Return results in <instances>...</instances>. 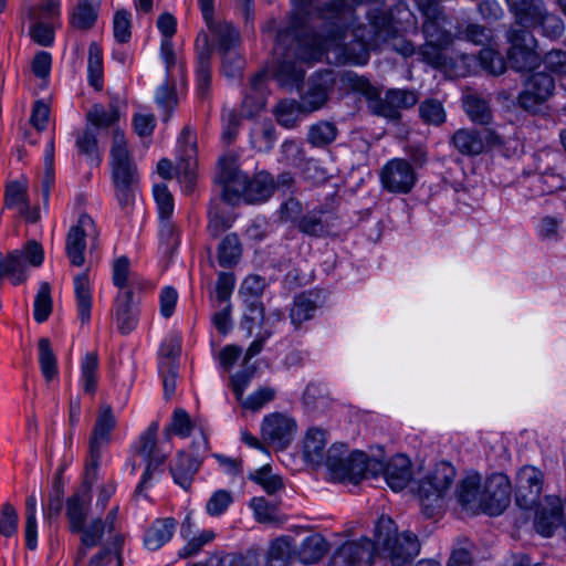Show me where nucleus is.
I'll use <instances>...</instances> for the list:
<instances>
[{"label": "nucleus", "mask_w": 566, "mask_h": 566, "mask_svg": "<svg viewBox=\"0 0 566 566\" xmlns=\"http://www.w3.org/2000/svg\"><path fill=\"white\" fill-rule=\"evenodd\" d=\"M109 165L115 197L120 208L128 211L135 200L138 171L128 150L125 134L118 127H114L112 132Z\"/></svg>", "instance_id": "f03ea898"}, {"label": "nucleus", "mask_w": 566, "mask_h": 566, "mask_svg": "<svg viewBox=\"0 0 566 566\" xmlns=\"http://www.w3.org/2000/svg\"><path fill=\"white\" fill-rule=\"evenodd\" d=\"M198 50V60L196 67V87L197 95L201 101L209 97L211 87V48L209 45V35L200 33L196 39Z\"/></svg>", "instance_id": "b1692460"}, {"label": "nucleus", "mask_w": 566, "mask_h": 566, "mask_svg": "<svg viewBox=\"0 0 566 566\" xmlns=\"http://www.w3.org/2000/svg\"><path fill=\"white\" fill-rule=\"evenodd\" d=\"M218 181L222 185V201L234 206L241 200L247 203H260L268 200L275 188L273 177L265 171L249 178L238 167L234 157H222L219 160Z\"/></svg>", "instance_id": "f257e3e1"}, {"label": "nucleus", "mask_w": 566, "mask_h": 566, "mask_svg": "<svg viewBox=\"0 0 566 566\" xmlns=\"http://www.w3.org/2000/svg\"><path fill=\"white\" fill-rule=\"evenodd\" d=\"M99 380L98 355L96 352L86 353L81 361L80 385L84 394L94 396Z\"/></svg>", "instance_id": "58836bf2"}, {"label": "nucleus", "mask_w": 566, "mask_h": 566, "mask_svg": "<svg viewBox=\"0 0 566 566\" xmlns=\"http://www.w3.org/2000/svg\"><path fill=\"white\" fill-rule=\"evenodd\" d=\"M536 27H541L543 29V33L551 39H556L564 32V23L562 19L548 13L545 7L542 8L541 14L534 18L528 28Z\"/></svg>", "instance_id": "6e6d98bb"}, {"label": "nucleus", "mask_w": 566, "mask_h": 566, "mask_svg": "<svg viewBox=\"0 0 566 566\" xmlns=\"http://www.w3.org/2000/svg\"><path fill=\"white\" fill-rule=\"evenodd\" d=\"M113 35L118 44L129 42L132 38V14L127 10H117L114 13Z\"/></svg>", "instance_id": "0e129e2a"}, {"label": "nucleus", "mask_w": 566, "mask_h": 566, "mask_svg": "<svg viewBox=\"0 0 566 566\" xmlns=\"http://www.w3.org/2000/svg\"><path fill=\"white\" fill-rule=\"evenodd\" d=\"M276 142L275 128L271 123L259 124L250 132V145L258 151L271 150Z\"/></svg>", "instance_id": "49530a36"}, {"label": "nucleus", "mask_w": 566, "mask_h": 566, "mask_svg": "<svg viewBox=\"0 0 566 566\" xmlns=\"http://www.w3.org/2000/svg\"><path fill=\"white\" fill-rule=\"evenodd\" d=\"M512 485L507 475L493 473L483 486L480 509L490 516L500 515L510 504Z\"/></svg>", "instance_id": "ddd939ff"}, {"label": "nucleus", "mask_w": 566, "mask_h": 566, "mask_svg": "<svg viewBox=\"0 0 566 566\" xmlns=\"http://www.w3.org/2000/svg\"><path fill=\"white\" fill-rule=\"evenodd\" d=\"M481 476L478 474L464 478L458 489V500L463 507H472L478 504L480 507Z\"/></svg>", "instance_id": "a18cd8bd"}, {"label": "nucleus", "mask_w": 566, "mask_h": 566, "mask_svg": "<svg viewBox=\"0 0 566 566\" xmlns=\"http://www.w3.org/2000/svg\"><path fill=\"white\" fill-rule=\"evenodd\" d=\"M113 321L122 335H129L138 325L139 310L130 290L118 292L112 306Z\"/></svg>", "instance_id": "412c9836"}, {"label": "nucleus", "mask_w": 566, "mask_h": 566, "mask_svg": "<svg viewBox=\"0 0 566 566\" xmlns=\"http://www.w3.org/2000/svg\"><path fill=\"white\" fill-rule=\"evenodd\" d=\"M334 85L335 77L331 71L315 73L308 82L306 92L301 96L302 107L307 112L323 107Z\"/></svg>", "instance_id": "5701e85b"}, {"label": "nucleus", "mask_w": 566, "mask_h": 566, "mask_svg": "<svg viewBox=\"0 0 566 566\" xmlns=\"http://www.w3.org/2000/svg\"><path fill=\"white\" fill-rule=\"evenodd\" d=\"M114 520V514L109 513L104 522L101 520H95L87 528H85L81 537V545L74 559L75 565H78L84 560L87 555V551L99 543L105 532H107L112 537L115 549L122 545V536L119 534H113Z\"/></svg>", "instance_id": "aec40b11"}, {"label": "nucleus", "mask_w": 566, "mask_h": 566, "mask_svg": "<svg viewBox=\"0 0 566 566\" xmlns=\"http://www.w3.org/2000/svg\"><path fill=\"white\" fill-rule=\"evenodd\" d=\"M375 538L377 552L388 557L392 566H407L420 552L418 537L411 532L398 534L390 517L378 520Z\"/></svg>", "instance_id": "7ed1b4c3"}, {"label": "nucleus", "mask_w": 566, "mask_h": 566, "mask_svg": "<svg viewBox=\"0 0 566 566\" xmlns=\"http://www.w3.org/2000/svg\"><path fill=\"white\" fill-rule=\"evenodd\" d=\"M510 49L507 52L512 69L526 72L539 64V55L536 52V39L526 29L512 28L507 32Z\"/></svg>", "instance_id": "6e6552de"}, {"label": "nucleus", "mask_w": 566, "mask_h": 566, "mask_svg": "<svg viewBox=\"0 0 566 566\" xmlns=\"http://www.w3.org/2000/svg\"><path fill=\"white\" fill-rule=\"evenodd\" d=\"M376 553V541L364 537L346 542L333 554L329 566H371Z\"/></svg>", "instance_id": "a211bd4d"}, {"label": "nucleus", "mask_w": 566, "mask_h": 566, "mask_svg": "<svg viewBox=\"0 0 566 566\" xmlns=\"http://www.w3.org/2000/svg\"><path fill=\"white\" fill-rule=\"evenodd\" d=\"M516 24L528 28L535 17L541 14L544 3L541 0H506Z\"/></svg>", "instance_id": "a19ab883"}, {"label": "nucleus", "mask_w": 566, "mask_h": 566, "mask_svg": "<svg viewBox=\"0 0 566 566\" xmlns=\"http://www.w3.org/2000/svg\"><path fill=\"white\" fill-rule=\"evenodd\" d=\"M178 522L174 517H159L151 522L144 534V546L148 551H157L174 536Z\"/></svg>", "instance_id": "cd10ccee"}, {"label": "nucleus", "mask_w": 566, "mask_h": 566, "mask_svg": "<svg viewBox=\"0 0 566 566\" xmlns=\"http://www.w3.org/2000/svg\"><path fill=\"white\" fill-rule=\"evenodd\" d=\"M454 148L464 156H478L488 148L504 144L503 137L495 130L485 129L480 133L474 129H458L451 137Z\"/></svg>", "instance_id": "2eb2a0df"}, {"label": "nucleus", "mask_w": 566, "mask_h": 566, "mask_svg": "<svg viewBox=\"0 0 566 566\" xmlns=\"http://www.w3.org/2000/svg\"><path fill=\"white\" fill-rule=\"evenodd\" d=\"M52 312L51 287L42 283L34 298L33 316L38 323L45 322Z\"/></svg>", "instance_id": "e2e57ef3"}, {"label": "nucleus", "mask_w": 566, "mask_h": 566, "mask_svg": "<svg viewBox=\"0 0 566 566\" xmlns=\"http://www.w3.org/2000/svg\"><path fill=\"white\" fill-rule=\"evenodd\" d=\"M260 298L261 297L250 296L242 297L247 312L241 322V328L248 332V336L252 335L254 322L262 321L264 318V307Z\"/></svg>", "instance_id": "052dcab7"}, {"label": "nucleus", "mask_w": 566, "mask_h": 566, "mask_svg": "<svg viewBox=\"0 0 566 566\" xmlns=\"http://www.w3.org/2000/svg\"><path fill=\"white\" fill-rule=\"evenodd\" d=\"M43 260V249L34 240L27 242L21 250H13L7 255L0 252V289L4 279H9L13 285L21 284L27 279L28 265L40 266Z\"/></svg>", "instance_id": "423d86ee"}, {"label": "nucleus", "mask_w": 566, "mask_h": 566, "mask_svg": "<svg viewBox=\"0 0 566 566\" xmlns=\"http://www.w3.org/2000/svg\"><path fill=\"white\" fill-rule=\"evenodd\" d=\"M555 81L544 72L532 74L524 83L518 94V105L527 112H536L554 94Z\"/></svg>", "instance_id": "dca6fc26"}, {"label": "nucleus", "mask_w": 566, "mask_h": 566, "mask_svg": "<svg viewBox=\"0 0 566 566\" xmlns=\"http://www.w3.org/2000/svg\"><path fill=\"white\" fill-rule=\"evenodd\" d=\"M418 94L412 90L391 88L384 96L380 92L370 103V112L390 120H399L400 112L413 107L418 103Z\"/></svg>", "instance_id": "4468645a"}, {"label": "nucleus", "mask_w": 566, "mask_h": 566, "mask_svg": "<svg viewBox=\"0 0 566 566\" xmlns=\"http://www.w3.org/2000/svg\"><path fill=\"white\" fill-rule=\"evenodd\" d=\"M207 29L212 36V41L217 45L218 52H228V55L230 54V56L235 60V67L231 72H237L240 64L239 53L235 51V48L240 42L239 31L232 23L224 20H214L207 24Z\"/></svg>", "instance_id": "393cba45"}, {"label": "nucleus", "mask_w": 566, "mask_h": 566, "mask_svg": "<svg viewBox=\"0 0 566 566\" xmlns=\"http://www.w3.org/2000/svg\"><path fill=\"white\" fill-rule=\"evenodd\" d=\"M216 533L212 530H203L198 535H191L187 543L180 548L178 555L182 558H189L197 555L205 545L212 542Z\"/></svg>", "instance_id": "338daca9"}, {"label": "nucleus", "mask_w": 566, "mask_h": 566, "mask_svg": "<svg viewBox=\"0 0 566 566\" xmlns=\"http://www.w3.org/2000/svg\"><path fill=\"white\" fill-rule=\"evenodd\" d=\"M296 431V420L283 412H273L265 416L261 424L264 440L280 449H285L291 444Z\"/></svg>", "instance_id": "f3484780"}, {"label": "nucleus", "mask_w": 566, "mask_h": 566, "mask_svg": "<svg viewBox=\"0 0 566 566\" xmlns=\"http://www.w3.org/2000/svg\"><path fill=\"white\" fill-rule=\"evenodd\" d=\"M292 546L285 537L273 541L269 547L265 566H291Z\"/></svg>", "instance_id": "de8ad7c7"}, {"label": "nucleus", "mask_w": 566, "mask_h": 566, "mask_svg": "<svg viewBox=\"0 0 566 566\" xmlns=\"http://www.w3.org/2000/svg\"><path fill=\"white\" fill-rule=\"evenodd\" d=\"M367 15L375 35L382 40L397 36L415 23L412 12L401 0L389 11L375 10L367 12Z\"/></svg>", "instance_id": "0eeeda50"}, {"label": "nucleus", "mask_w": 566, "mask_h": 566, "mask_svg": "<svg viewBox=\"0 0 566 566\" xmlns=\"http://www.w3.org/2000/svg\"><path fill=\"white\" fill-rule=\"evenodd\" d=\"M242 254V247L235 233L227 234L218 245L217 258L220 266L237 264Z\"/></svg>", "instance_id": "37998d69"}, {"label": "nucleus", "mask_w": 566, "mask_h": 566, "mask_svg": "<svg viewBox=\"0 0 566 566\" xmlns=\"http://www.w3.org/2000/svg\"><path fill=\"white\" fill-rule=\"evenodd\" d=\"M112 272L113 284L120 290L119 292L127 290L134 292L135 289L140 290L148 284L138 274L130 272V262L127 256L116 259Z\"/></svg>", "instance_id": "7c9ffc66"}, {"label": "nucleus", "mask_w": 566, "mask_h": 566, "mask_svg": "<svg viewBox=\"0 0 566 566\" xmlns=\"http://www.w3.org/2000/svg\"><path fill=\"white\" fill-rule=\"evenodd\" d=\"M420 11L424 17L422 31L426 41L434 42L440 45H451L452 34L443 28L446 15L439 7L438 0H416Z\"/></svg>", "instance_id": "6ab92c4d"}, {"label": "nucleus", "mask_w": 566, "mask_h": 566, "mask_svg": "<svg viewBox=\"0 0 566 566\" xmlns=\"http://www.w3.org/2000/svg\"><path fill=\"white\" fill-rule=\"evenodd\" d=\"M73 285L77 317L82 325H87L91 321L93 307V295L87 274L76 275Z\"/></svg>", "instance_id": "473e14b6"}, {"label": "nucleus", "mask_w": 566, "mask_h": 566, "mask_svg": "<svg viewBox=\"0 0 566 566\" xmlns=\"http://www.w3.org/2000/svg\"><path fill=\"white\" fill-rule=\"evenodd\" d=\"M234 218L221 200H212L208 210L207 231L212 238H218L231 228Z\"/></svg>", "instance_id": "e433bc0d"}, {"label": "nucleus", "mask_w": 566, "mask_h": 566, "mask_svg": "<svg viewBox=\"0 0 566 566\" xmlns=\"http://www.w3.org/2000/svg\"><path fill=\"white\" fill-rule=\"evenodd\" d=\"M331 228L332 224L323 209H313L297 220V229L313 238L327 237L331 233Z\"/></svg>", "instance_id": "f704fd0d"}, {"label": "nucleus", "mask_w": 566, "mask_h": 566, "mask_svg": "<svg viewBox=\"0 0 566 566\" xmlns=\"http://www.w3.org/2000/svg\"><path fill=\"white\" fill-rule=\"evenodd\" d=\"M384 190L394 195L409 193L417 182V172L413 166L403 158L388 160L379 172Z\"/></svg>", "instance_id": "1a4fd4ad"}, {"label": "nucleus", "mask_w": 566, "mask_h": 566, "mask_svg": "<svg viewBox=\"0 0 566 566\" xmlns=\"http://www.w3.org/2000/svg\"><path fill=\"white\" fill-rule=\"evenodd\" d=\"M101 0H78L71 14V24L78 30L91 29L98 15Z\"/></svg>", "instance_id": "ea45409f"}, {"label": "nucleus", "mask_w": 566, "mask_h": 566, "mask_svg": "<svg viewBox=\"0 0 566 566\" xmlns=\"http://www.w3.org/2000/svg\"><path fill=\"white\" fill-rule=\"evenodd\" d=\"M155 101L159 108L163 109V120L168 122L172 115L174 108L178 104L177 94L174 86L167 82L163 83L156 91Z\"/></svg>", "instance_id": "680f3d73"}, {"label": "nucleus", "mask_w": 566, "mask_h": 566, "mask_svg": "<svg viewBox=\"0 0 566 566\" xmlns=\"http://www.w3.org/2000/svg\"><path fill=\"white\" fill-rule=\"evenodd\" d=\"M337 136V128L333 123L319 122L310 127L307 142L313 147H325L333 143Z\"/></svg>", "instance_id": "603ef678"}, {"label": "nucleus", "mask_w": 566, "mask_h": 566, "mask_svg": "<svg viewBox=\"0 0 566 566\" xmlns=\"http://www.w3.org/2000/svg\"><path fill=\"white\" fill-rule=\"evenodd\" d=\"M158 428V422H151L133 444L134 452L147 462L142 479L136 486V494H143L145 490L149 489L153 481L157 480L164 471L163 467L168 453L161 451L157 446Z\"/></svg>", "instance_id": "39448f33"}, {"label": "nucleus", "mask_w": 566, "mask_h": 566, "mask_svg": "<svg viewBox=\"0 0 566 566\" xmlns=\"http://www.w3.org/2000/svg\"><path fill=\"white\" fill-rule=\"evenodd\" d=\"M323 303V297L317 291L303 292L296 295L290 311V318L294 327L300 328L303 323L313 319Z\"/></svg>", "instance_id": "bb28decb"}, {"label": "nucleus", "mask_w": 566, "mask_h": 566, "mask_svg": "<svg viewBox=\"0 0 566 566\" xmlns=\"http://www.w3.org/2000/svg\"><path fill=\"white\" fill-rule=\"evenodd\" d=\"M463 106L472 122L480 125H489L492 122V112L485 99L470 95L464 98Z\"/></svg>", "instance_id": "09e8293b"}, {"label": "nucleus", "mask_w": 566, "mask_h": 566, "mask_svg": "<svg viewBox=\"0 0 566 566\" xmlns=\"http://www.w3.org/2000/svg\"><path fill=\"white\" fill-rule=\"evenodd\" d=\"M562 524V502L558 497L546 496L545 503L536 509L534 525L538 534L551 537Z\"/></svg>", "instance_id": "a878e982"}, {"label": "nucleus", "mask_w": 566, "mask_h": 566, "mask_svg": "<svg viewBox=\"0 0 566 566\" xmlns=\"http://www.w3.org/2000/svg\"><path fill=\"white\" fill-rule=\"evenodd\" d=\"M543 490V473L534 467H524L517 474L516 503L528 510L539 499Z\"/></svg>", "instance_id": "4be33fe9"}, {"label": "nucleus", "mask_w": 566, "mask_h": 566, "mask_svg": "<svg viewBox=\"0 0 566 566\" xmlns=\"http://www.w3.org/2000/svg\"><path fill=\"white\" fill-rule=\"evenodd\" d=\"M76 148L80 154L86 156L92 161L98 164L101 158L98 155V145L96 134L86 128L76 136Z\"/></svg>", "instance_id": "69168bd1"}, {"label": "nucleus", "mask_w": 566, "mask_h": 566, "mask_svg": "<svg viewBox=\"0 0 566 566\" xmlns=\"http://www.w3.org/2000/svg\"><path fill=\"white\" fill-rule=\"evenodd\" d=\"M277 123L285 128H293L298 122V105L294 101H282L275 108Z\"/></svg>", "instance_id": "774afa93"}, {"label": "nucleus", "mask_w": 566, "mask_h": 566, "mask_svg": "<svg viewBox=\"0 0 566 566\" xmlns=\"http://www.w3.org/2000/svg\"><path fill=\"white\" fill-rule=\"evenodd\" d=\"M328 552V543L321 534L306 536L298 549L297 558L302 564L312 565L319 562Z\"/></svg>", "instance_id": "c9c22d12"}, {"label": "nucleus", "mask_w": 566, "mask_h": 566, "mask_svg": "<svg viewBox=\"0 0 566 566\" xmlns=\"http://www.w3.org/2000/svg\"><path fill=\"white\" fill-rule=\"evenodd\" d=\"M412 476L410 461L407 457H394L385 469V478L389 488L396 492L403 490Z\"/></svg>", "instance_id": "2f4dec72"}, {"label": "nucleus", "mask_w": 566, "mask_h": 566, "mask_svg": "<svg viewBox=\"0 0 566 566\" xmlns=\"http://www.w3.org/2000/svg\"><path fill=\"white\" fill-rule=\"evenodd\" d=\"M97 237L98 230L94 220L86 213L81 214L65 238V253L72 265H84L87 240H96Z\"/></svg>", "instance_id": "f8f14e48"}, {"label": "nucleus", "mask_w": 566, "mask_h": 566, "mask_svg": "<svg viewBox=\"0 0 566 566\" xmlns=\"http://www.w3.org/2000/svg\"><path fill=\"white\" fill-rule=\"evenodd\" d=\"M4 201L7 208L15 209L20 214H25L30 207L27 187L18 181L9 184L6 188Z\"/></svg>", "instance_id": "3c124183"}, {"label": "nucleus", "mask_w": 566, "mask_h": 566, "mask_svg": "<svg viewBox=\"0 0 566 566\" xmlns=\"http://www.w3.org/2000/svg\"><path fill=\"white\" fill-rule=\"evenodd\" d=\"M250 479L262 486L269 495H273L284 488L282 478L279 474L273 473L270 464H265L255 470L254 473L250 475Z\"/></svg>", "instance_id": "8fccbe9b"}, {"label": "nucleus", "mask_w": 566, "mask_h": 566, "mask_svg": "<svg viewBox=\"0 0 566 566\" xmlns=\"http://www.w3.org/2000/svg\"><path fill=\"white\" fill-rule=\"evenodd\" d=\"M268 86L266 74L258 73L250 82L249 92L242 102V109L247 117H253L264 109L266 104Z\"/></svg>", "instance_id": "c85d7f7f"}, {"label": "nucleus", "mask_w": 566, "mask_h": 566, "mask_svg": "<svg viewBox=\"0 0 566 566\" xmlns=\"http://www.w3.org/2000/svg\"><path fill=\"white\" fill-rule=\"evenodd\" d=\"M116 426V419L109 406L101 408L96 418L88 443V455L85 461L87 475H94L99 465L102 449L108 444L111 432Z\"/></svg>", "instance_id": "9d476101"}, {"label": "nucleus", "mask_w": 566, "mask_h": 566, "mask_svg": "<svg viewBox=\"0 0 566 566\" xmlns=\"http://www.w3.org/2000/svg\"><path fill=\"white\" fill-rule=\"evenodd\" d=\"M419 115L424 124L434 126L443 124L447 117L442 103L434 98H427L420 104Z\"/></svg>", "instance_id": "4d7b16f0"}, {"label": "nucleus", "mask_w": 566, "mask_h": 566, "mask_svg": "<svg viewBox=\"0 0 566 566\" xmlns=\"http://www.w3.org/2000/svg\"><path fill=\"white\" fill-rule=\"evenodd\" d=\"M481 67L490 74L500 75L506 70V62L502 54L491 45L483 48L479 54Z\"/></svg>", "instance_id": "bf43d9fd"}, {"label": "nucleus", "mask_w": 566, "mask_h": 566, "mask_svg": "<svg viewBox=\"0 0 566 566\" xmlns=\"http://www.w3.org/2000/svg\"><path fill=\"white\" fill-rule=\"evenodd\" d=\"M91 503L86 492H77L66 501V516L73 533L84 532V522Z\"/></svg>", "instance_id": "72a5a7b5"}, {"label": "nucleus", "mask_w": 566, "mask_h": 566, "mask_svg": "<svg viewBox=\"0 0 566 566\" xmlns=\"http://www.w3.org/2000/svg\"><path fill=\"white\" fill-rule=\"evenodd\" d=\"M87 82L95 91L104 87L103 50L97 42H92L88 46Z\"/></svg>", "instance_id": "79ce46f5"}, {"label": "nucleus", "mask_w": 566, "mask_h": 566, "mask_svg": "<svg viewBox=\"0 0 566 566\" xmlns=\"http://www.w3.org/2000/svg\"><path fill=\"white\" fill-rule=\"evenodd\" d=\"M86 118L96 128H108L118 122L119 112L114 106L106 109L103 105L95 104L87 112Z\"/></svg>", "instance_id": "5fc2aeb1"}, {"label": "nucleus", "mask_w": 566, "mask_h": 566, "mask_svg": "<svg viewBox=\"0 0 566 566\" xmlns=\"http://www.w3.org/2000/svg\"><path fill=\"white\" fill-rule=\"evenodd\" d=\"M39 364L45 380L51 381L57 375L56 357L48 338H40L38 343Z\"/></svg>", "instance_id": "864d4df0"}, {"label": "nucleus", "mask_w": 566, "mask_h": 566, "mask_svg": "<svg viewBox=\"0 0 566 566\" xmlns=\"http://www.w3.org/2000/svg\"><path fill=\"white\" fill-rule=\"evenodd\" d=\"M349 453L345 455L343 446H333L327 455L326 465L333 479L338 481H349Z\"/></svg>", "instance_id": "c03bdc74"}, {"label": "nucleus", "mask_w": 566, "mask_h": 566, "mask_svg": "<svg viewBox=\"0 0 566 566\" xmlns=\"http://www.w3.org/2000/svg\"><path fill=\"white\" fill-rule=\"evenodd\" d=\"M454 478V468L447 462H440L419 482L417 494L424 515L433 517L442 507L443 499Z\"/></svg>", "instance_id": "20e7f679"}, {"label": "nucleus", "mask_w": 566, "mask_h": 566, "mask_svg": "<svg viewBox=\"0 0 566 566\" xmlns=\"http://www.w3.org/2000/svg\"><path fill=\"white\" fill-rule=\"evenodd\" d=\"M200 464V461L191 454L182 451L178 452L169 465L174 482L184 490H188L199 471Z\"/></svg>", "instance_id": "c756f323"}, {"label": "nucleus", "mask_w": 566, "mask_h": 566, "mask_svg": "<svg viewBox=\"0 0 566 566\" xmlns=\"http://www.w3.org/2000/svg\"><path fill=\"white\" fill-rule=\"evenodd\" d=\"M327 443V432L321 428H310L303 440L304 457L307 461L319 463L323 460Z\"/></svg>", "instance_id": "4c0bfd02"}, {"label": "nucleus", "mask_w": 566, "mask_h": 566, "mask_svg": "<svg viewBox=\"0 0 566 566\" xmlns=\"http://www.w3.org/2000/svg\"><path fill=\"white\" fill-rule=\"evenodd\" d=\"M36 497L31 494L25 500V543L28 548L36 547L38 524H36Z\"/></svg>", "instance_id": "13d9d810"}, {"label": "nucleus", "mask_w": 566, "mask_h": 566, "mask_svg": "<svg viewBox=\"0 0 566 566\" xmlns=\"http://www.w3.org/2000/svg\"><path fill=\"white\" fill-rule=\"evenodd\" d=\"M177 178L185 192L193 190L197 180V146L196 136L189 127H185L178 137Z\"/></svg>", "instance_id": "9b49d317"}]
</instances>
